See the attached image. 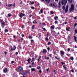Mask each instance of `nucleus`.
I'll list each match as a JSON object with an SVG mask.
<instances>
[{
    "instance_id": "1",
    "label": "nucleus",
    "mask_w": 77,
    "mask_h": 77,
    "mask_svg": "<svg viewBox=\"0 0 77 77\" xmlns=\"http://www.w3.org/2000/svg\"><path fill=\"white\" fill-rule=\"evenodd\" d=\"M70 12H72L73 11H74V5L73 4H72L71 6V7L69 8Z\"/></svg>"
},
{
    "instance_id": "2",
    "label": "nucleus",
    "mask_w": 77,
    "mask_h": 77,
    "mask_svg": "<svg viewBox=\"0 0 77 77\" xmlns=\"http://www.w3.org/2000/svg\"><path fill=\"white\" fill-rule=\"evenodd\" d=\"M16 70L17 72H21V71H23V67L21 66H18V69H16Z\"/></svg>"
},
{
    "instance_id": "3",
    "label": "nucleus",
    "mask_w": 77,
    "mask_h": 77,
    "mask_svg": "<svg viewBox=\"0 0 77 77\" xmlns=\"http://www.w3.org/2000/svg\"><path fill=\"white\" fill-rule=\"evenodd\" d=\"M67 2H68V0H63L61 2L62 5H66L67 3Z\"/></svg>"
},
{
    "instance_id": "4",
    "label": "nucleus",
    "mask_w": 77,
    "mask_h": 77,
    "mask_svg": "<svg viewBox=\"0 0 77 77\" xmlns=\"http://www.w3.org/2000/svg\"><path fill=\"white\" fill-rule=\"evenodd\" d=\"M51 6L53 8H56V3L51 4Z\"/></svg>"
},
{
    "instance_id": "5",
    "label": "nucleus",
    "mask_w": 77,
    "mask_h": 77,
    "mask_svg": "<svg viewBox=\"0 0 77 77\" xmlns=\"http://www.w3.org/2000/svg\"><path fill=\"white\" fill-rule=\"evenodd\" d=\"M68 5H66V8L65 10V12L66 13V12H68Z\"/></svg>"
},
{
    "instance_id": "6",
    "label": "nucleus",
    "mask_w": 77,
    "mask_h": 77,
    "mask_svg": "<svg viewBox=\"0 0 77 77\" xmlns=\"http://www.w3.org/2000/svg\"><path fill=\"white\" fill-rule=\"evenodd\" d=\"M25 16V14H23V13H21L20 14L19 16L20 17V18H22L23 17V16Z\"/></svg>"
},
{
    "instance_id": "7",
    "label": "nucleus",
    "mask_w": 77,
    "mask_h": 77,
    "mask_svg": "<svg viewBox=\"0 0 77 77\" xmlns=\"http://www.w3.org/2000/svg\"><path fill=\"white\" fill-rule=\"evenodd\" d=\"M60 52L62 54L61 56H63L64 54V52L63 51H60Z\"/></svg>"
},
{
    "instance_id": "8",
    "label": "nucleus",
    "mask_w": 77,
    "mask_h": 77,
    "mask_svg": "<svg viewBox=\"0 0 77 77\" xmlns=\"http://www.w3.org/2000/svg\"><path fill=\"white\" fill-rule=\"evenodd\" d=\"M8 71V68H5L4 70V72H6Z\"/></svg>"
},
{
    "instance_id": "9",
    "label": "nucleus",
    "mask_w": 77,
    "mask_h": 77,
    "mask_svg": "<svg viewBox=\"0 0 77 77\" xmlns=\"http://www.w3.org/2000/svg\"><path fill=\"white\" fill-rule=\"evenodd\" d=\"M31 70L32 71H35V68H31Z\"/></svg>"
},
{
    "instance_id": "10",
    "label": "nucleus",
    "mask_w": 77,
    "mask_h": 77,
    "mask_svg": "<svg viewBox=\"0 0 77 77\" xmlns=\"http://www.w3.org/2000/svg\"><path fill=\"white\" fill-rule=\"evenodd\" d=\"M43 52V53H47V50L45 49H44Z\"/></svg>"
},
{
    "instance_id": "11",
    "label": "nucleus",
    "mask_w": 77,
    "mask_h": 77,
    "mask_svg": "<svg viewBox=\"0 0 77 77\" xmlns=\"http://www.w3.org/2000/svg\"><path fill=\"white\" fill-rule=\"evenodd\" d=\"M53 73L54 74H56V70H53Z\"/></svg>"
},
{
    "instance_id": "12",
    "label": "nucleus",
    "mask_w": 77,
    "mask_h": 77,
    "mask_svg": "<svg viewBox=\"0 0 77 77\" xmlns=\"http://www.w3.org/2000/svg\"><path fill=\"white\" fill-rule=\"evenodd\" d=\"M70 59L71 60H74V58L72 57H70Z\"/></svg>"
},
{
    "instance_id": "13",
    "label": "nucleus",
    "mask_w": 77,
    "mask_h": 77,
    "mask_svg": "<svg viewBox=\"0 0 77 77\" xmlns=\"http://www.w3.org/2000/svg\"><path fill=\"white\" fill-rule=\"evenodd\" d=\"M69 2L70 3H71L72 2V0H68Z\"/></svg>"
},
{
    "instance_id": "14",
    "label": "nucleus",
    "mask_w": 77,
    "mask_h": 77,
    "mask_svg": "<svg viewBox=\"0 0 77 77\" xmlns=\"http://www.w3.org/2000/svg\"><path fill=\"white\" fill-rule=\"evenodd\" d=\"M2 25L3 26H5V22H3L2 23Z\"/></svg>"
},
{
    "instance_id": "15",
    "label": "nucleus",
    "mask_w": 77,
    "mask_h": 77,
    "mask_svg": "<svg viewBox=\"0 0 77 77\" xmlns=\"http://www.w3.org/2000/svg\"><path fill=\"white\" fill-rule=\"evenodd\" d=\"M12 4H8V7H11V6H12Z\"/></svg>"
},
{
    "instance_id": "16",
    "label": "nucleus",
    "mask_w": 77,
    "mask_h": 77,
    "mask_svg": "<svg viewBox=\"0 0 77 77\" xmlns=\"http://www.w3.org/2000/svg\"><path fill=\"white\" fill-rule=\"evenodd\" d=\"M57 18H58V17L57 16H56L54 17V19L55 20H57Z\"/></svg>"
},
{
    "instance_id": "17",
    "label": "nucleus",
    "mask_w": 77,
    "mask_h": 77,
    "mask_svg": "<svg viewBox=\"0 0 77 77\" xmlns=\"http://www.w3.org/2000/svg\"><path fill=\"white\" fill-rule=\"evenodd\" d=\"M45 59L46 60H48V59H49V57H45Z\"/></svg>"
},
{
    "instance_id": "18",
    "label": "nucleus",
    "mask_w": 77,
    "mask_h": 77,
    "mask_svg": "<svg viewBox=\"0 0 77 77\" xmlns=\"http://www.w3.org/2000/svg\"><path fill=\"white\" fill-rule=\"evenodd\" d=\"M30 60H31V59H30V58L29 59H28V60H27V61L29 63H30Z\"/></svg>"
},
{
    "instance_id": "19",
    "label": "nucleus",
    "mask_w": 77,
    "mask_h": 77,
    "mask_svg": "<svg viewBox=\"0 0 77 77\" xmlns=\"http://www.w3.org/2000/svg\"><path fill=\"white\" fill-rule=\"evenodd\" d=\"M46 2H47L48 3H49L50 2V0H45Z\"/></svg>"
},
{
    "instance_id": "20",
    "label": "nucleus",
    "mask_w": 77,
    "mask_h": 77,
    "mask_svg": "<svg viewBox=\"0 0 77 77\" xmlns=\"http://www.w3.org/2000/svg\"><path fill=\"white\" fill-rule=\"evenodd\" d=\"M8 17H11V16H12V15L9 14H8Z\"/></svg>"
},
{
    "instance_id": "21",
    "label": "nucleus",
    "mask_w": 77,
    "mask_h": 77,
    "mask_svg": "<svg viewBox=\"0 0 77 77\" xmlns=\"http://www.w3.org/2000/svg\"><path fill=\"white\" fill-rule=\"evenodd\" d=\"M51 28H52V29H54V26H51Z\"/></svg>"
},
{
    "instance_id": "22",
    "label": "nucleus",
    "mask_w": 77,
    "mask_h": 77,
    "mask_svg": "<svg viewBox=\"0 0 77 77\" xmlns=\"http://www.w3.org/2000/svg\"><path fill=\"white\" fill-rule=\"evenodd\" d=\"M40 12L41 13H42V12H43V10L42 9H41L40 10Z\"/></svg>"
},
{
    "instance_id": "23",
    "label": "nucleus",
    "mask_w": 77,
    "mask_h": 77,
    "mask_svg": "<svg viewBox=\"0 0 77 77\" xmlns=\"http://www.w3.org/2000/svg\"><path fill=\"white\" fill-rule=\"evenodd\" d=\"M34 28H35V25H33L32 26V29H34Z\"/></svg>"
},
{
    "instance_id": "24",
    "label": "nucleus",
    "mask_w": 77,
    "mask_h": 77,
    "mask_svg": "<svg viewBox=\"0 0 77 77\" xmlns=\"http://www.w3.org/2000/svg\"><path fill=\"white\" fill-rule=\"evenodd\" d=\"M5 32H8V29H6L5 30Z\"/></svg>"
},
{
    "instance_id": "25",
    "label": "nucleus",
    "mask_w": 77,
    "mask_h": 77,
    "mask_svg": "<svg viewBox=\"0 0 77 77\" xmlns=\"http://www.w3.org/2000/svg\"><path fill=\"white\" fill-rule=\"evenodd\" d=\"M40 68H41V67L39 66L37 67V69H40Z\"/></svg>"
},
{
    "instance_id": "26",
    "label": "nucleus",
    "mask_w": 77,
    "mask_h": 77,
    "mask_svg": "<svg viewBox=\"0 0 77 77\" xmlns=\"http://www.w3.org/2000/svg\"><path fill=\"white\" fill-rule=\"evenodd\" d=\"M22 29H24V26L23 25H22Z\"/></svg>"
},
{
    "instance_id": "27",
    "label": "nucleus",
    "mask_w": 77,
    "mask_h": 77,
    "mask_svg": "<svg viewBox=\"0 0 77 77\" xmlns=\"http://www.w3.org/2000/svg\"><path fill=\"white\" fill-rule=\"evenodd\" d=\"M50 44H51V42H48V45H50Z\"/></svg>"
},
{
    "instance_id": "28",
    "label": "nucleus",
    "mask_w": 77,
    "mask_h": 77,
    "mask_svg": "<svg viewBox=\"0 0 77 77\" xmlns=\"http://www.w3.org/2000/svg\"><path fill=\"white\" fill-rule=\"evenodd\" d=\"M55 59H57V60H59V58H57V57L56 56H55Z\"/></svg>"
},
{
    "instance_id": "29",
    "label": "nucleus",
    "mask_w": 77,
    "mask_h": 77,
    "mask_svg": "<svg viewBox=\"0 0 77 77\" xmlns=\"http://www.w3.org/2000/svg\"><path fill=\"white\" fill-rule=\"evenodd\" d=\"M58 23V22L57 20H56L55 21V24H57Z\"/></svg>"
},
{
    "instance_id": "30",
    "label": "nucleus",
    "mask_w": 77,
    "mask_h": 77,
    "mask_svg": "<svg viewBox=\"0 0 77 77\" xmlns=\"http://www.w3.org/2000/svg\"><path fill=\"white\" fill-rule=\"evenodd\" d=\"M75 33H77V29H75Z\"/></svg>"
},
{
    "instance_id": "31",
    "label": "nucleus",
    "mask_w": 77,
    "mask_h": 77,
    "mask_svg": "<svg viewBox=\"0 0 77 77\" xmlns=\"http://www.w3.org/2000/svg\"><path fill=\"white\" fill-rule=\"evenodd\" d=\"M65 6H63V10H64V9H65Z\"/></svg>"
},
{
    "instance_id": "32",
    "label": "nucleus",
    "mask_w": 77,
    "mask_h": 77,
    "mask_svg": "<svg viewBox=\"0 0 77 77\" xmlns=\"http://www.w3.org/2000/svg\"><path fill=\"white\" fill-rule=\"evenodd\" d=\"M31 9H35V8L33 7H31Z\"/></svg>"
},
{
    "instance_id": "33",
    "label": "nucleus",
    "mask_w": 77,
    "mask_h": 77,
    "mask_svg": "<svg viewBox=\"0 0 77 77\" xmlns=\"http://www.w3.org/2000/svg\"><path fill=\"white\" fill-rule=\"evenodd\" d=\"M51 14H54V12H53V11H51Z\"/></svg>"
},
{
    "instance_id": "34",
    "label": "nucleus",
    "mask_w": 77,
    "mask_h": 77,
    "mask_svg": "<svg viewBox=\"0 0 77 77\" xmlns=\"http://www.w3.org/2000/svg\"><path fill=\"white\" fill-rule=\"evenodd\" d=\"M42 29H43L44 31H45V30H46V29H45L44 28H42Z\"/></svg>"
},
{
    "instance_id": "35",
    "label": "nucleus",
    "mask_w": 77,
    "mask_h": 77,
    "mask_svg": "<svg viewBox=\"0 0 77 77\" xmlns=\"http://www.w3.org/2000/svg\"><path fill=\"white\" fill-rule=\"evenodd\" d=\"M32 38H33V37H31L30 35L29 36V38H30V39H32Z\"/></svg>"
},
{
    "instance_id": "36",
    "label": "nucleus",
    "mask_w": 77,
    "mask_h": 77,
    "mask_svg": "<svg viewBox=\"0 0 77 77\" xmlns=\"http://www.w3.org/2000/svg\"><path fill=\"white\" fill-rule=\"evenodd\" d=\"M45 39L46 40V41H48V38H46Z\"/></svg>"
},
{
    "instance_id": "37",
    "label": "nucleus",
    "mask_w": 77,
    "mask_h": 77,
    "mask_svg": "<svg viewBox=\"0 0 77 77\" xmlns=\"http://www.w3.org/2000/svg\"><path fill=\"white\" fill-rule=\"evenodd\" d=\"M50 47H48V48H47V49L48 50H50Z\"/></svg>"
},
{
    "instance_id": "38",
    "label": "nucleus",
    "mask_w": 77,
    "mask_h": 77,
    "mask_svg": "<svg viewBox=\"0 0 77 77\" xmlns=\"http://www.w3.org/2000/svg\"><path fill=\"white\" fill-rule=\"evenodd\" d=\"M68 51H70V48H69L68 49H67Z\"/></svg>"
},
{
    "instance_id": "39",
    "label": "nucleus",
    "mask_w": 77,
    "mask_h": 77,
    "mask_svg": "<svg viewBox=\"0 0 77 77\" xmlns=\"http://www.w3.org/2000/svg\"><path fill=\"white\" fill-rule=\"evenodd\" d=\"M32 65V66H33V65H34V62L32 63V64H31Z\"/></svg>"
},
{
    "instance_id": "40",
    "label": "nucleus",
    "mask_w": 77,
    "mask_h": 77,
    "mask_svg": "<svg viewBox=\"0 0 77 77\" xmlns=\"http://www.w3.org/2000/svg\"><path fill=\"white\" fill-rule=\"evenodd\" d=\"M13 6H14V8H15V4H14Z\"/></svg>"
},
{
    "instance_id": "41",
    "label": "nucleus",
    "mask_w": 77,
    "mask_h": 77,
    "mask_svg": "<svg viewBox=\"0 0 77 77\" xmlns=\"http://www.w3.org/2000/svg\"><path fill=\"white\" fill-rule=\"evenodd\" d=\"M66 30H67V31H69V29H68V28H66Z\"/></svg>"
},
{
    "instance_id": "42",
    "label": "nucleus",
    "mask_w": 77,
    "mask_h": 77,
    "mask_svg": "<svg viewBox=\"0 0 77 77\" xmlns=\"http://www.w3.org/2000/svg\"><path fill=\"white\" fill-rule=\"evenodd\" d=\"M46 71L47 72L48 71H49V68H48V69H46Z\"/></svg>"
},
{
    "instance_id": "43",
    "label": "nucleus",
    "mask_w": 77,
    "mask_h": 77,
    "mask_svg": "<svg viewBox=\"0 0 77 77\" xmlns=\"http://www.w3.org/2000/svg\"><path fill=\"white\" fill-rule=\"evenodd\" d=\"M42 24H43V26H45V23H42Z\"/></svg>"
},
{
    "instance_id": "44",
    "label": "nucleus",
    "mask_w": 77,
    "mask_h": 77,
    "mask_svg": "<svg viewBox=\"0 0 77 77\" xmlns=\"http://www.w3.org/2000/svg\"><path fill=\"white\" fill-rule=\"evenodd\" d=\"M39 72L40 73H42V71L41 70H39Z\"/></svg>"
},
{
    "instance_id": "45",
    "label": "nucleus",
    "mask_w": 77,
    "mask_h": 77,
    "mask_svg": "<svg viewBox=\"0 0 77 77\" xmlns=\"http://www.w3.org/2000/svg\"><path fill=\"white\" fill-rule=\"evenodd\" d=\"M22 37H24V35L23 34H22Z\"/></svg>"
},
{
    "instance_id": "46",
    "label": "nucleus",
    "mask_w": 77,
    "mask_h": 77,
    "mask_svg": "<svg viewBox=\"0 0 77 77\" xmlns=\"http://www.w3.org/2000/svg\"><path fill=\"white\" fill-rule=\"evenodd\" d=\"M61 63L62 65H64V64H65V63H63V62H62Z\"/></svg>"
},
{
    "instance_id": "47",
    "label": "nucleus",
    "mask_w": 77,
    "mask_h": 77,
    "mask_svg": "<svg viewBox=\"0 0 77 77\" xmlns=\"http://www.w3.org/2000/svg\"><path fill=\"white\" fill-rule=\"evenodd\" d=\"M11 63H14V61H12L11 62Z\"/></svg>"
},
{
    "instance_id": "48",
    "label": "nucleus",
    "mask_w": 77,
    "mask_h": 77,
    "mask_svg": "<svg viewBox=\"0 0 77 77\" xmlns=\"http://www.w3.org/2000/svg\"><path fill=\"white\" fill-rule=\"evenodd\" d=\"M75 26H74V27L76 26V25H77V23H76L75 24H74Z\"/></svg>"
},
{
    "instance_id": "49",
    "label": "nucleus",
    "mask_w": 77,
    "mask_h": 77,
    "mask_svg": "<svg viewBox=\"0 0 77 77\" xmlns=\"http://www.w3.org/2000/svg\"><path fill=\"white\" fill-rule=\"evenodd\" d=\"M14 47H15V48L13 50H15L16 48V47L15 46H14Z\"/></svg>"
},
{
    "instance_id": "50",
    "label": "nucleus",
    "mask_w": 77,
    "mask_h": 77,
    "mask_svg": "<svg viewBox=\"0 0 77 77\" xmlns=\"http://www.w3.org/2000/svg\"><path fill=\"white\" fill-rule=\"evenodd\" d=\"M33 4H34V2H32L31 3V5H33Z\"/></svg>"
},
{
    "instance_id": "51",
    "label": "nucleus",
    "mask_w": 77,
    "mask_h": 77,
    "mask_svg": "<svg viewBox=\"0 0 77 77\" xmlns=\"http://www.w3.org/2000/svg\"><path fill=\"white\" fill-rule=\"evenodd\" d=\"M71 72H74V70H71Z\"/></svg>"
},
{
    "instance_id": "52",
    "label": "nucleus",
    "mask_w": 77,
    "mask_h": 77,
    "mask_svg": "<svg viewBox=\"0 0 77 77\" xmlns=\"http://www.w3.org/2000/svg\"><path fill=\"white\" fill-rule=\"evenodd\" d=\"M75 48H77V46H76V45H75Z\"/></svg>"
},
{
    "instance_id": "53",
    "label": "nucleus",
    "mask_w": 77,
    "mask_h": 77,
    "mask_svg": "<svg viewBox=\"0 0 77 77\" xmlns=\"http://www.w3.org/2000/svg\"><path fill=\"white\" fill-rule=\"evenodd\" d=\"M34 21H35V23L36 24H37V23L36 22V20H35Z\"/></svg>"
},
{
    "instance_id": "54",
    "label": "nucleus",
    "mask_w": 77,
    "mask_h": 77,
    "mask_svg": "<svg viewBox=\"0 0 77 77\" xmlns=\"http://www.w3.org/2000/svg\"><path fill=\"white\" fill-rule=\"evenodd\" d=\"M52 56V54H51L50 55V57H51Z\"/></svg>"
},
{
    "instance_id": "55",
    "label": "nucleus",
    "mask_w": 77,
    "mask_h": 77,
    "mask_svg": "<svg viewBox=\"0 0 77 77\" xmlns=\"http://www.w3.org/2000/svg\"><path fill=\"white\" fill-rule=\"evenodd\" d=\"M40 59V58H39L38 59V62H39V60Z\"/></svg>"
},
{
    "instance_id": "56",
    "label": "nucleus",
    "mask_w": 77,
    "mask_h": 77,
    "mask_svg": "<svg viewBox=\"0 0 77 77\" xmlns=\"http://www.w3.org/2000/svg\"><path fill=\"white\" fill-rule=\"evenodd\" d=\"M18 54V52H16V54L17 55V54Z\"/></svg>"
},
{
    "instance_id": "57",
    "label": "nucleus",
    "mask_w": 77,
    "mask_h": 77,
    "mask_svg": "<svg viewBox=\"0 0 77 77\" xmlns=\"http://www.w3.org/2000/svg\"><path fill=\"white\" fill-rule=\"evenodd\" d=\"M29 68H32V66H29Z\"/></svg>"
},
{
    "instance_id": "58",
    "label": "nucleus",
    "mask_w": 77,
    "mask_h": 77,
    "mask_svg": "<svg viewBox=\"0 0 77 77\" xmlns=\"http://www.w3.org/2000/svg\"><path fill=\"white\" fill-rule=\"evenodd\" d=\"M4 53L5 54H7V52H5Z\"/></svg>"
},
{
    "instance_id": "59",
    "label": "nucleus",
    "mask_w": 77,
    "mask_h": 77,
    "mask_svg": "<svg viewBox=\"0 0 77 77\" xmlns=\"http://www.w3.org/2000/svg\"><path fill=\"white\" fill-rule=\"evenodd\" d=\"M11 51H13V49H12V48H11Z\"/></svg>"
},
{
    "instance_id": "60",
    "label": "nucleus",
    "mask_w": 77,
    "mask_h": 77,
    "mask_svg": "<svg viewBox=\"0 0 77 77\" xmlns=\"http://www.w3.org/2000/svg\"><path fill=\"white\" fill-rule=\"evenodd\" d=\"M3 21V19L1 20V22H2V21Z\"/></svg>"
},
{
    "instance_id": "61",
    "label": "nucleus",
    "mask_w": 77,
    "mask_h": 77,
    "mask_svg": "<svg viewBox=\"0 0 77 77\" xmlns=\"http://www.w3.org/2000/svg\"><path fill=\"white\" fill-rule=\"evenodd\" d=\"M31 42H33V40H31Z\"/></svg>"
},
{
    "instance_id": "62",
    "label": "nucleus",
    "mask_w": 77,
    "mask_h": 77,
    "mask_svg": "<svg viewBox=\"0 0 77 77\" xmlns=\"http://www.w3.org/2000/svg\"><path fill=\"white\" fill-rule=\"evenodd\" d=\"M13 37H14V38H15L16 36H14Z\"/></svg>"
},
{
    "instance_id": "63",
    "label": "nucleus",
    "mask_w": 77,
    "mask_h": 77,
    "mask_svg": "<svg viewBox=\"0 0 77 77\" xmlns=\"http://www.w3.org/2000/svg\"><path fill=\"white\" fill-rule=\"evenodd\" d=\"M76 18H77V17H74V19H76Z\"/></svg>"
},
{
    "instance_id": "64",
    "label": "nucleus",
    "mask_w": 77,
    "mask_h": 77,
    "mask_svg": "<svg viewBox=\"0 0 77 77\" xmlns=\"http://www.w3.org/2000/svg\"><path fill=\"white\" fill-rule=\"evenodd\" d=\"M64 69H66V67H64Z\"/></svg>"
}]
</instances>
